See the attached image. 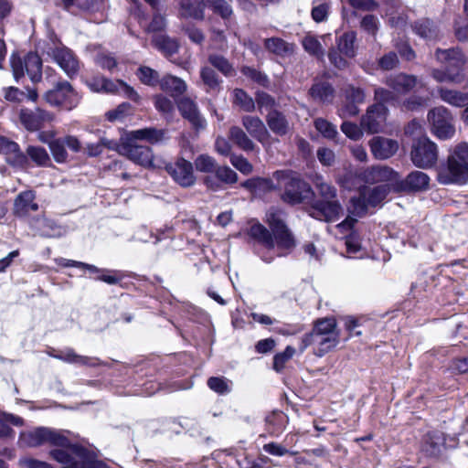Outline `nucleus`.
Here are the masks:
<instances>
[{
  "label": "nucleus",
  "mask_w": 468,
  "mask_h": 468,
  "mask_svg": "<svg viewBox=\"0 0 468 468\" xmlns=\"http://www.w3.org/2000/svg\"><path fill=\"white\" fill-rule=\"evenodd\" d=\"M137 76L144 84L148 86H154L160 81L158 72L145 66L139 68Z\"/></svg>",
  "instance_id": "54"
},
{
  "label": "nucleus",
  "mask_w": 468,
  "mask_h": 468,
  "mask_svg": "<svg viewBox=\"0 0 468 468\" xmlns=\"http://www.w3.org/2000/svg\"><path fill=\"white\" fill-rule=\"evenodd\" d=\"M436 58L449 66L459 67L464 63L463 55L458 48L437 49Z\"/></svg>",
  "instance_id": "34"
},
{
  "label": "nucleus",
  "mask_w": 468,
  "mask_h": 468,
  "mask_svg": "<svg viewBox=\"0 0 468 468\" xmlns=\"http://www.w3.org/2000/svg\"><path fill=\"white\" fill-rule=\"evenodd\" d=\"M132 112V106L128 102L121 103L116 109L106 112V117L111 122L121 121Z\"/></svg>",
  "instance_id": "61"
},
{
  "label": "nucleus",
  "mask_w": 468,
  "mask_h": 468,
  "mask_svg": "<svg viewBox=\"0 0 468 468\" xmlns=\"http://www.w3.org/2000/svg\"><path fill=\"white\" fill-rule=\"evenodd\" d=\"M153 44L167 58L177 53L179 48V44L176 39L171 38L166 35H158L154 37Z\"/></svg>",
  "instance_id": "32"
},
{
  "label": "nucleus",
  "mask_w": 468,
  "mask_h": 468,
  "mask_svg": "<svg viewBox=\"0 0 468 468\" xmlns=\"http://www.w3.org/2000/svg\"><path fill=\"white\" fill-rule=\"evenodd\" d=\"M445 446V439L441 432L433 431L429 433L425 439L423 451L431 456H438Z\"/></svg>",
  "instance_id": "28"
},
{
  "label": "nucleus",
  "mask_w": 468,
  "mask_h": 468,
  "mask_svg": "<svg viewBox=\"0 0 468 468\" xmlns=\"http://www.w3.org/2000/svg\"><path fill=\"white\" fill-rule=\"evenodd\" d=\"M429 184L430 177L421 171L410 173L404 181L405 187L414 191L425 190L428 188Z\"/></svg>",
  "instance_id": "33"
},
{
  "label": "nucleus",
  "mask_w": 468,
  "mask_h": 468,
  "mask_svg": "<svg viewBox=\"0 0 468 468\" xmlns=\"http://www.w3.org/2000/svg\"><path fill=\"white\" fill-rule=\"evenodd\" d=\"M195 165L197 171L203 173H212L217 168L215 159L207 154H200L195 160Z\"/></svg>",
  "instance_id": "58"
},
{
  "label": "nucleus",
  "mask_w": 468,
  "mask_h": 468,
  "mask_svg": "<svg viewBox=\"0 0 468 468\" xmlns=\"http://www.w3.org/2000/svg\"><path fill=\"white\" fill-rule=\"evenodd\" d=\"M386 84L393 90V92L390 91L393 95H402L410 92L416 86L422 87L423 83L413 75L407 74H397L389 76ZM396 100V96H394V101Z\"/></svg>",
  "instance_id": "17"
},
{
  "label": "nucleus",
  "mask_w": 468,
  "mask_h": 468,
  "mask_svg": "<svg viewBox=\"0 0 468 468\" xmlns=\"http://www.w3.org/2000/svg\"><path fill=\"white\" fill-rule=\"evenodd\" d=\"M230 139L241 149L245 151L252 150L253 144L245 134V133L239 127H232L230 129Z\"/></svg>",
  "instance_id": "51"
},
{
  "label": "nucleus",
  "mask_w": 468,
  "mask_h": 468,
  "mask_svg": "<svg viewBox=\"0 0 468 468\" xmlns=\"http://www.w3.org/2000/svg\"><path fill=\"white\" fill-rule=\"evenodd\" d=\"M54 261L58 265L61 267H76L87 270L90 272L99 271V268L96 267L95 265L88 264L78 261L69 260L65 258H56Z\"/></svg>",
  "instance_id": "60"
},
{
  "label": "nucleus",
  "mask_w": 468,
  "mask_h": 468,
  "mask_svg": "<svg viewBox=\"0 0 468 468\" xmlns=\"http://www.w3.org/2000/svg\"><path fill=\"white\" fill-rule=\"evenodd\" d=\"M166 171L181 186L188 187L196 182L192 163L184 158H178L175 163L167 165Z\"/></svg>",
  "instance_id": "13"
},
{
  "label": "nucleus",
  "mask_w": 468,
  "mask_h": 468,
  "mask_svg": "<svg viewBox=\"0 0 468 468\" xmlns=\"http://www.w3.org/2000/svg\"><path fill=\"white\" fill-rule=\"evenodd\" d=\"M164 137V132L154 128H144L132 131L128 133V142L136 140L146 141L150 144H156Z\"/></svg>",
  "instance_id": "27"
},
{
  "label": "nucleus",
  "mask_w": 468,
  "mask_h": 468,
  "mask_svg": "<svg viewBox=\"0 0 468 468\" xmlns=\"http://www.w3.org/2000/svg\"><path fill=\"white\" fill-rule=\"evenodd\" d=\"M102 92L108 94H122L134 102H139L140 101V96L137 91L120 80H112L104 77Z\"/></svg>",
  "instance_id": "23"
},
{
  "label": "nucleus",
  "mask_w": 468,
  "mask_h": 468,
  "mask_svg": "<svg viewBox=\"0 0 468 468\" xmlns=\"http://www.w3.org/2000/svg\"><path fill=\"white\" fill-rule=\"evenodd\" d=\"M177 107L183 117L187 119L196 130H202L206 127L207 122L200 115L193 101L184 98L178 101Z\"/></svg>",
  "instance_id": "21"
},
{
  "label": "nucleus",
  "mask_w": 468,
  "mask_h": 468,
  "mask_svg": "<svg viewBox=\"0 0 468 468\" xmlns=\"http://www.w3.org/2000/svg\"><path fill=\"white\" fill-rule=\"evenodd\" d=\"M35 199L36 195L32 190L21 192L14 201V214L19 218H25L30 212L37 211L38 205Z\"/></svg>",
  "instance_id": "22"
},
{
  "label": "nucleus",
  "mask_w": 468,
  "mask_h": 468,
  "mask_svg": "<svg viewBox=\"0 0 468 468\" xmlns=\"http://www.w3.org/2000/svg\"><path fill=\"white\" fill-rule=\"evenodd\" d=\"M341 131L352 140H359L363 136L362 129L356 123L344 122L341 125Z\"/></svg>",
  "instance_id": "64"
},
{
  "label": "nucleus",
  "mask_w": 468,
  "mask_h": 468,
  "mask_svg": "<svg viewBox=\"0 0 468 468\" xmlns=\"http://www.w3.org/2000/svg\"><path fill=\"white\" fill-rule=\"evenodd\" d=\"M117 147V143L112 140H108L106 138H101L96 144H87L86 150L87 154L90 156H98L101 154L104 148L108 149H115Z\"/></svg>",
  "instance_id": "53"
},
{
  "label": "nucleus",
  "mask_w": 468,
  "mask_h": 468,
  "mask_svg": "<svg viewBox=\"0 0 468 468\" xmlns=\"http://www.w3.org/2000/svg\"><path fill=\"white\" fill-rule=\"evenodd\" d=\"M29 226L36 234L44 238H60L67 232L66 228L45 217L32 218Z\"/></svg>",
  "instance_id": "16"
},
{
  "label": "nucleus",
  "mask_w": 468,
  "mask_h": 468,
  "mask_svg": "<svg viewBox=\"0 0 468 468\" xmlns=\"http://www.w3.org/2000/svg\"><path fill=\"white\" fill-rule=\"evenodd\" d=\"M296 349L291 346H288L284 351L278 353L273 357V365L272 367L276 372H281L286 363L292 359V357L295 355Z\"/></svg>",
  "instance_id": "50"
},
{
  "label": "nucleus",
  "mask_w": 468,
  "mask_h": 468,
  "mask_svg": "<svg viewBox=\"0 0 468 468\" xmlns=\"http://www.w3.org/2000/svg\"><path fill=\"white\" fill-rule=\"evenodd\" d=\"M440 98L454 107H464L468 103V93L441 88L438 90Z\"/></svg>",
  "instance_id": "31"
},
{
  "label": "nucleus",
  "mask_w": 468,
  "mask_h": 468,
  "mask_svg": "<svg viewBox=\"0 0 468 468\" xmlns=\"http://www.w3.org/2000/svg\"><path fill=\"white\" fill-rule=\"evenodd\" d=\"M268 124L276 133L284 134L288 129V123L284 116L277 111H272L268 114Z\"/></svg>",
  "instance_id": "46"
},
{
  "label": "nucleus",
  "mask_w": 468,
  "mask_h": 468,
  "mask_svg": "<svg viewBox=\"0 0 468 468\" xmlns=\"http://www.w3.org/2000/svg\"><path fill=\"white\" fill-rule=\"evenodd\" d=\"M200 78L202 82L207 88V90H218L220 88L221 80H219L218 74L209 67H203L200 69Z\"/></svg>",
  "instance_id": "41"
},
{
  "label": "nucleus",
  "mask_w": 468,
  "mask_h": 468,
  "mask_svg": "<svg viewBox=\"0 0 468 468\" xmlns=\"http://www.w3.org/2000/svg\"><path fill=\"white\" fill-rule=\"evenodd\" d=\"M273 178L278 181V185L274 186L269 180L265 179V190L275 187H284L282 198L287 203H302L314 194L311 186L298 177L292 176L282 172H275Z\"/></svg>",
  "instance_id": "4"
},
{
  "label": "nucleus",
  "mask_w": 468,
  "mask_h": 468,
  "mask_svg": "<svg viewBox=\"0 0 468 468\" xmlns=\"http://www.w3.org/2000/svg\"><path fill=\"white\" fill-rule=\"evenodd\" d=\"M233 102L246 112H250L255 107L253 100L241 89L234 90Z\"/></svg>",
  "instance_id": "52"
},
{
  "label": "nucleus",
  "mask_w": 468,
  "mask_h": 468,
  "mask_svg": "<svg viewBox=\"0 0 468 468\" xmlns=\"http://www.w3.org/2000/svg\"><path fill=\"white\" fill-rule=\"evenodd\" d=\"M339 343V338L314 335L306 334L301 341L299 351L303 353L309 346H314V354L319 357L334 349Z\"/></svg>",
  "instance_id": "14"
},
{
  "label": "nucleus",
  "mask_w": 468,
  "mask_h": 468,
  "mask_svg": "<svg viewBox=\"0 0 468 468\" xmlns=\"http://www.w3.org/2000/svg\"><path fill=\"white\" fill-rule=\"evenodd\" d=\"M356 35L354 31L344 33L337 39V50L347 58H354L356 56Z\"/></svg>",
  "instance_id": "35"
},
{
  "label": "nucleus",
  "mask_w": 468,
  "mask_h": 468,
  "mask_svg": "<svg viewBox=\"0 0 468 468\" xmlns=\"http://www.w3.org/2000/svg\"><path fill=\"white\" fill-rule=\"evenodd\" d=\"M362 180L365 183L376 184L389 182L395 179L396 174L392 169L384 165H376L367 168L362 174Z\"/></svg>",
  "instance_id": "24"
},
{
  "label": "nucleus",
  "mask_w": 468,
  "mask_h": 468,
  "mask_svg": "<svg viewBox=\"0 0 468 468\" xmlns=\"http://www.w3.org/2000/svg\"><path fill=\"white\" fill-rule=\"evenodd\" d=\"M389 189L387 185L378 186L373 188L363 186L359 189V197L350 199L349 212L355 216H360L366 212L367 207H376L387 197Z\"/></svg>",
  "instance_id": "7"
},
{
  "label": "nucleus",
  "mask_w": 468,
  "mask_h": 468,
  "mask_svg": "<svg viewBox=\"0 0 468 468\" xmlns=\"http://www.w3.org/2000/svg\"><path fill=\"white\" fill-rule=\"evenodd\" d=\"M160 89L170 94L172 97H177L186 90V82L176 76L165 75L159 81Z\"/></svg>",
  "instance_id": "26"
},
{
  "label": "nucleus",
  "mask_w": 468,
  "mask_h": 468,
  "mask_svg": "<svg viewBox=\"0 0 468 468\" xmlns=\"http://www.w3.org/2000/svg\"><path fill=\"white\" fill-rule=\"evenodd\" d=\"M369 147L375 158L385 160L397 153L399 143L393 139L375 136L369 141Z\"/></svg>",
  "instance_id": "19"
},
{
  "label": "nucleus",
  "mask_w": 468,
  "mask_h": 468,
  "mask_svg": "<svg viewBox=\"0 0 468 468\" xmlns=\"http://www.w3.org/2000/svg\"><path fill=\"white\" fill-rule=\"evenodd\" d=\"M269 229H265V249L292 250L295 247L292 234L283 222L280 210H271L268 214Z\"/></svg>",
  "instance_id": "3"
},
{
  "label": "nucleus",
  "mask_w": 468,
  "mask_h": 468,
  "mask_svg": "<svg viewBox=\"0 0 468 468\" xmlns=\"http://www.w3.org/2000/svg\"><path fill=\"white\" fill-rule=\"evenodd\" d=\"M38 95L36 90L34 89H28L27 92L15 88V87H8L5 89V98L9 101H23L25 99H27L31 101H36Z\"/></svg>",
  "instance_id": "38"
},
{
  "label": "nucleus",
  "mask_w": 468,
  "mask_h": 468,
  "mask_svg": "<svg viewBox=\"0 0 468 468\" xmlns=\"http://www.w3.org/2000/svg\"><path fill=\"white\" fill-rule=\"evenodd\" d=\"M360 27L367 34L375 36L378 30L379 21L375 16L367 15L362 18Z\"/></svg>",
  "instance_id": "63"
},
{
  "label": "nucleus",
  "mask_w": 468,
  "mask_h": 468,
  "mask_svg": "<svg viewBox=\"0 0 468 468\" xmlns=\"http://www.w3.org/2000/svg\"><path fill=\"white\" fill-rule=\"evenodd\" d=\"M48 355L63 362L78 366L96 367L100 364L97 358L78 355L69 347L59 350L51 348L48 351Z\"/></svg>",
  "instance_id": "18"
},
{
  "label": "nucleus",
  "mask_w": 468,
  "mask_h": 468,
  "mask_svg": "<svg viewBox=\"0 0 468 468\" xmlns=\"http://www.w3.org/2000/svg\"><path fill=\"white\" fill-rule=\"evenodd\" d=\"M375 99L378 103L368 108L361 119V127L368 133H378L383 130L388 114L384 103L393 101L394 95L388 90L378 88L375 90Z\"/></svg>",
  "instance_id": "5"
},
{
  "label": "nucleus",
  "mask_w": 468,
  "mask_h": 468,
  "mask_svg": "<svg viewBox=\"0 0 468 468\" xmlns=\"http://www.w3.org/2000/svg\"><path fill=\"white\" fill-rule=\"evenodd\" d=\"M214 172L216 177L225 184H234L238 180L237 174L228 166L217 167Z\"/></svg>",
  "instance_id": "62"
},
{
  "label": "nucleus",
  "mask_w": 468,
  "mask_h": 468,
  "mask_svg": "<svg viewBox=\"0 0 468 468\" xmlns=\"http://www.w3.org/2000/svg\"><path fill=\"white\" fill-rule=\"evenodd\" d=\"M180 7L181 16L184 17L200 20L204 18L203 0H181Z\"/></svg>",
  "instance_id": "29"
},
{
  "label": "nucleus",
  "mask_w": 468,
  "mask_h": 468,
  "mask_svg": "<svg viewBox=\"0 0 468 468\" xmlns=\"http://www.w3.org/2000/svg\"><path fill=\"white\" fill-rule=\"evenodd\" d=\"M427 120L432 133L439 139L446 140L454 135L453 117L446 107L437 106L431 109Z\"/></svg>",
  "instance_id": "8"
},
{
  "label": "nucleus",
  "mask_w": 468,
  "mask_h": 468,
  "mask_svg": "<svg viewBox=\"0 0 468 468\" xmlns=\"http://www.w3.org/2000/svg\"><path fill=\"white\" fill-rule=\"evenodd\" d=\"M26 153L28 160H31L37 166H47L50 163L49 155L43 147L29 145Z\"/></svg>",
  "instance_id": "39"
},
{
  "label": "nucleus",
  "mask_w": 468,
  "mask_h": 468,
  "mask_svg": "<svg viewBox=\"0 0 468 468\" xmlns=\"http://www.w3.org/2000/svg\"><path fill=\"white\" fill-rule=\"evenodd\" d=\"M410 157L417 167L430 168L436 164L438 159L437 145L429 138H421L413 144Z\"/></svg>",
  "instance_id": "12"
},
{
  "label": "nucleus",
  "mask_w": 468,
  "mask_h": 468,
  "mask_svg": "<svg viewBox=\"0 0 468 468\" xmlns=\"http://www.w3.org/2000/svg\"><path fill=\"white\" fill-rule=\"evenodd\" d=\"M20 122L27 130L37 131L41 127L44 122H50L53 119V115L40 108H37L35 111L28 109H22L19 114Z\"/></svg>",
  "instance_id": "20"
},
{
  "label": "nucleus",
  "mask_w": 468,
  "mask_h": 468,
  "mask_svg": "<svg viewBox=\"0 0 468 468\" xmlns=\"http://www.w3.org/2000/svg\"><path fill=\"white\" fill-rule=\"evenodd\" d=\"M203 5L219 14L222 18H228L232 14L230 5L225 0H203Z\"/></svg>",
  "instance_id": "47"
},
{
  "label": "nucleus",
  "mask_w": 468,
  "mask_h": 468,
  "mask_svg": "<svg viewBox=\"0 0 468 468\" xmlns=\"http://www.w3.org/2000/svg\"><path fill=\"white\" fill-rule=\"evenodd\" d=\"M314 125L325 139L335 140L338 136L336 126L324 118H316L314 121Z\"/></svg>",
  "instance_id": "43"
},
{
  "label": "nucleus",
  "mask_w": 468,
  "mask_h": 468,
  "mask_svg": "<svg viewBox=\"0 0 468 468\" xmlns=\"http://www.w3.org/2000/svg\"><path fill=\"white\" fill-rule=\"evenodd\" d=\"M313 183L321 199L337 197L336 188L326 182L322 176L316 175L313 179Z\"/></svg>",
  "instance_id": "37"
},
{
  "label": "nucleus",
  "mask_w": 468,
  "mask_h": 468,
  "mask_svg": "<svg viewBox=\"0 0 468 468\" xmlns=\"http://www.w3.org/2000/svg\"><path fill=\"white\" fill-rule=\"evenodd\" d=\"M334 89L327 82H318L310 89V95L317 101L331 102L334 98Z\"/></svg>",
  "instance_id": "36"
},
{
  "label": "nucleus",
  "mask_w": 468,
  "mask_h": 468,
  "mask_svg": "<svg viewBox=\"0 0 468 468\" xmlns=\"http://www.w3.org/2000/svg\"><path fill=\"white\" fill-rule=\"evenodd\" d=\"M438 181L443 185L463 184L468 179V144H460L448 156L447 164L438 170Z\"/></svg>",
  "instance_id": "2"
},
{
  "label": "nucleus",
  "mask_w": 468,
  "mask_h": 468,
  "mask_svg": "<svg viewBox=\"0 0 468 468\" xmlns=\"http://www.w3.org/2000/svg\"><path fill=\"white\" fill-rule=\"evenodd\" d=\"M19 445L23 447H37L49 443L60 447L50 452L51 457L62 464L61 468H105V465L96 459L93 450L82 444L71 443L65 431L38 427L20 433Z\"/></svg>",
  "instance_id": "1"
},
{
  "label": "nucleus",
  "mask_w": 468,
  "mask_h": 468,
  "mask_svg": "<svg viewBox=\"0 0 468 468\" xmlns=\"http://www.w3.org/2000/svg\"><path fill=\"white\" fill-rule=\"evenodd\" d=\"M308 335H324L339 338V332L336 327V322L334 318H324L317 320L314 327Z\"/></svg>",
  "instance_id": "30"
},
{
  "label": "nucleus",
  "mask_w": 468,
  "mask_h": 468,
  "mask_svg": "<svg viewBox=\"0 0 468 468\" xmlns=\"http://www.w3.org/2000/svg\"><path fill=\"white\" fill-rule=\"evenodd\" d=\"M96 277L97 280L106 282L108 284H116L122 279V274L118 271L99 269Z\"/></svg>",
  "instance_id": "59"
},
{
  "label": "nucleus",
  "mask_w": 468,
  "mask_h": 468,
  "mask_svg": "<svg viewBox=\"0 0 468 468\" xmlns=\"http://www.w3.org/2000/svg\"><path fill=\"white\" fill-rule=\"evenodd\" d=\"M413 30L423 38L432 39L437 37L436 27L428 19L416 22Z\"/></svg>",
  "instance_id": "49"
},
{
  "label": "nucleus",
  "mask_w": 468,
  "mask_h": 468,
  "mask_svg": "<svg viewBox=\"0 0 468 468\" xmlns=\"http://www.w3.org/2000/svg\"><path fill=\"white\" fill-rule=\"evenodd\" d=\"M243 125L247 131L259 142H263V124L260 118L246 116L243 118Z\"/></svg>",
  "instance_id": "44"
},
{
  "label": "nucleus",
  "mask_w": 468,
  "mask_h": 468,
  "mask_svg": "<svg viewBox=\"0 0 468 468\" xmlns=\"http://www.w3.org/2000/svg\"><path fill=\"white\" fill-rule=\"evenodd\" d=\"M307 212L312 218L325 221H337L343 215L344 208L340 201L335 198L314 200Z\"/></svg>",
  "instance_id": "11"
},
{
  "label": "nucleus",
  "mask_w": 468,
  "mask_h": 468,
  "mask_svg": "<svg viewBox=\"0 0 468 468\" xmlns=\"http://www.w3.org/2000/svg\"><path fill=\"white\" fill-rule=\"evenodd\" d=\"M331 35H323L320 37H317L314 35L308 34L303 37L302 40V45L304 50L312 56H314L318 58H323L324 56V48L321 43V40L324 43H326V39L330 38Z\"/></svg>",
  "instance_id": "25"
},
{
  "label": "nucleus",
  "mask_w": 468,
  "mask_h": 468,
  "mask_svg": "<svg viewBox=\"0 0 468 468\" xmlns=\"http://www.w3.org/2000/svg\"><path fill=\"white\" fill-rule=\"evenodd\" d=\"M361 175L356 172L346 171L344 175L338 176L336 183L344 189L353 190L357 187Z\"/></svg>",
  "instance_id": "48"
},
{
  "label": "nucleus",
  "mask_w": 468,
  "mask_h": 468,
  "mask_svg": "<svg viewBox=\"0 0 468 468\" xmlns=\"http://www.w3.org/2000/svg\"><path fill=\"white\" fill-rule=\"evenodd\" d=\"M13 75L18 80L27 74L33 82H37L42 78V59L37 53H28L24 59L13 55L10 58Z\"/></svg>",
  "instance_id": "9"
},
{
  "label": "nucleus",
  "mask_w": 468,
  "mask_h": 468,
  "mask_svg": "<svg viewBox=\"0 0 468 468\" xmlns=\"http://www.w3.org/2000/svg\"><path fill=\"white\" fill-rule=\"evenodd\" d=\"M431 76L438 82H452V83H461L463 80V77L460 72L452 73L450 70H440L433 69L431 71Z\"/></svg>",
  "instance_id": "57"
},
{
  "label": "nucleus",
  "mask_w": 468,
  "mask_h": 468,
  "mask_svg": "<svg viewBox=\"0 0 468 468\" xmlns=\"http://www.w3.org/2000/svg\"><path fill=\"white\" fill-rule=\"evenodd\" d=\"M49 149L56 162L63 163L67 160L68 154L63 138L53 140V142L50 143Z\"/></svg>",
  "instance_id": "55"
},
{
  "label": "nucleus",
  "mask_w": 468,
  "mask_h": 468,
  "mask_svg": "<svg viewBox=\"0 0 468 468\" xmlns=\"http://www.w3.org/2000/svg\"><path fill=\"white\" fill-rule=\"evenodd\" d=\"M6 162L15 168L27 169L29 167V160L27 153L24 154L19 145L16 144V149L12 150L6 156Z\"/></svg>",
  "instance_id": "40"
},
{
  "label": "nucleus",
  "mask_w": 468,
  "mask_h": 468,
  "mask_svg": "<svg viewBox=\"0 0 468 468\" xmlns=\"http://www.w3.org/2000/svg\"><path fill=\"white\" fill-rule=\"evenodd\" d=\"M47 54L69 78H75L80 69V61L75 53L68 47L59 44L49 48Z\"/></svg>",
  "instance_id": "10"
},
{
  "label": "nucleus",
  "mask_w": 468,
  "mask_h": 468,
  "mask_svg": "<svg viewBox=\"0 0 468 468\" xmlns=\"http://www.w3.org/2000/svg\"><path fill=\"white\" fill-rule=\"evenodd\" d=\"M208 62L226 77L235 75L232 64L223 56L211 54L208 56Z\"/></svg>",
  "instance_id": "42"
},
{
  "label": "nucleus",
  "mask_w": 468,
  "mask_h": 468,
  "mask_svg": "<svg viewBox=\"0 0 468 468\" xmlns=\"http://www.w3.org/2000/svg\"><path fill=\"white\" fill-rule=\"evenodd\" d=\"M120 152L135 164L144 167L153 166L154 154L151 148L148 146L127 142L121 146Z\"/></svg>",
  "instance_id": "15"
},
{
  "label": "nucleus",
  "mask_w": 468,
  "mask_h": 468,
  "mask_svg": "<svg viewBox=\"0 0 468 468\" xmlns=\"http://www.w3.org/2000/svg\"><path fill=\"white\" fill-rule=\"evenodd\" d=\"M208 388L219 395L229 394L232 389V381L224 377H211L207 379Z\"/></svg>",
  "instance_id": "45"
},
{
  "label": "nucleus",
  "mask_w": 468,
  "mask_h": 468,
  "mask_svg": "<svg viewBox=\"0 0 468 468\" xmlns=\"http://www.w3.org/2000/svg\"><path fill=\"white\" fill-rule=\"evenodd\" d=\"M44 99L52 106L70 111L79 105L81 96L69 81L63 80L58 82L52 90H48Z\"/></svg>",
  "instance_id": "6"
},
{
  "label": "nucleus",
  "mask_w": 468,
  "mask_h": 468,
  "mask_svg": "<svg viewBox=\"0 0 468 468\" xmlns=\"http://www.w3.org/2000/svg\"><path fill=\"white\" fill-rule=\"evenodd\" d=\"M265 48L278 55H283L292 51V48L285 41L274 37L265 40Z\"/></svg>",
  "instance_id": "56"
}]
</instances>
